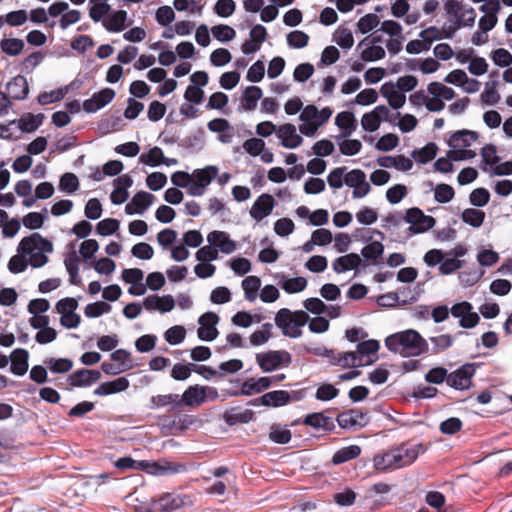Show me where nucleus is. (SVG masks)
I'll use <instances>...</instances> for the list:
<instances>
[{"label":"nucleus","mask_w":512,"mask_h":512,"mask_svg":"<svg viewBox=\"0 0 512 512\" xmlns=\"http://www.w3.org/2000/svg\"><path fill=\"white\" fill-rule=\"evenodd\" d=\"M424 449L422 444H402L383 454L374 457L373 463L377 470H395L411 465Z\"/></svg>","instance_id":"nucleus-1"},{"label":"nucleus","mask_w":512,"mask_h":512,"mask_svg":"<svg viewBox=\"0 0 512 512\" xmlns=\"http://www.w3.org/2000/svg\"><path fill=\"white\" fill-rule=\"evenodd\" d=\"M388 350L404 357L419 356L429 351L427 341L413 329L390 335L385 340Z\"/></svg>","instance_id":"nucleus-2"},{"label":"nucleus","mask_w":512,"mask_h":512,"mask_svg":"<svg viewBox=\"0 0 512 512\" xmlns=\"http://www.w3.org/2000/svg\"><path fill=\"white\" fill-rule=\"evenodd\" d=\"M17 252L29 257V265L40 268L48 262L46 254L53 252V244L39 233H33L20 241Z\"/></svg>","instance_id":"nucleus-3"},{"label":"nucleus","mask_w":512,"mask_h":512,"mask_svg":"<svg viewBox=\"0 0 512 512\" xmlns=\"http://www.w3.org/2000/svg\"><path fill=\"white\" fill-rule=\"evenodd\" d=\"M274 321L284 336L299 338L302 335V327L309 321V315L303 310L291 311L288 308H281L276 313Z\"/></svg>","instance_id":"nucleus-4"},{"label":"nucleus","mask_w":512,"mask_h":512,"mask_svg":"<svg viewBox=\"0 0 512 512\" xmlns=\"http://www.w3.org/2000/svg\"><path fill=\"white\" fill-rule=\"evenodd\" d=\"M218 167L209 165L202 169H195L192 172V183L188 189L191 196H202L206 188L217 177Z\"/></svg>","instance_id":"nucleus-5"},{"label":"nucleus","mask_w":512,"mask_h":512,"mask_svg":"<svg viewBox=\"0 0 512 512\" xmlns=\"http://www.w3.org/2000/svg\"><path fill=\"white\" fill-rule=\"evenodd\" d=\"M256 361L264 372H271L291 363V355L285 350L268 351L256 354Z\"/></svg>","instance_id":"nucleus-6"},{"label":"nucleus","mask_w":512,"mask_h":512,"mask_svg":"<svg viewBox=\"0 0 512 512\" xmlns=\"http://www.w3.org/2000/svg\"><path fill=\"white\" fill-rule=\"evenodd\" d=\"M404 221L409 223L408 231L411 234H420L431 229L436 221L432 216L425 215L423 211L417 207L406 210Z\"/></svg>","instance_id":"nucleus-7"},{"label":"nucleus","mask_w":512,"mask_h":512,"mask_svg":"<svg viewBox=\"0 0 512 512\" xmlns=\"http://www.w3.org/2000/svg\"><path fill=\"white\" fill-rule=\"evenodd\" d=\"M192 504L188 495L165 493L154 501L153 507L158 512H173Z\"/></svg>","instance_id":"nucleus-8"},{"label":"nucleus","mask_w":512,"mask_h":512,"mask_svg":"<svg viewBox=\"0 0 512 512\" xmlns=\"http://www.w3.org/2000/svg\"><path fill=\"white\" fill-rule=\"evenodd\" d=\"M475 372L476 365L474 363L464 364L457 370L448 374L447 384L457 390L468 389Z\"/></svg>","instance_id":"nucleus-9"},{"label":"nucleus","mask_w":512,"mask_h":512,"mask_svg":"<svg viewBox=\"0 0 512 512\" xmlns=\"http://www.w3.org/2000/svg\"><path fill=\"white\" fill-rule=\"evenodd\" d=\"M344 183L353 188L352 196L355 199L363 198L369 194L371 187L366 180V174L360 169H353L346 173Z\"/></svg>","instance_id":"nucleus-10"},{"label":"nucleus","mask_w":512,"mask_h":512,"mask_svg":"<svg viewBox=\"0 0 512 512\" xmlns=\"http://www.w3.org/2000/svg\"><path fill=\"white\" fill-rule=\"evenodd\" d=\"M450 312L453 317L459 319V325L464 329H471L480 321L479 315L473 311L472 305L466 301L453 305Z\"/></svg>","instance_id":"nucleus-11"},{"label":"nucleus","mask_w":512,"mask_h":512,"mask_svg":"<svg viewBox=\"0 0 512 512\" xmlns=\"http://www.w3.org/2000/svg\"><path fill=\"white\" fill-rule=\"evenodd\" d=\"M444 10L447 21L444 23L446 37L451 38L453 34L460 29V14L463 10V3L458 0H447L444 3Z\"/></svg>","instance_id":"nucleus-12"},{"label":"nucleus","mask_w":512,"mask_h":512,"mask_svg":"<svg viewBox=\"0 0 512 512\" xmlns=\"http://www.w3.org/2000/svg\"><path fill=\"white\" fill-rule=\"evenodd\" d=\"M479 10L484 13V15L479 19V29L483 33H487L488 31L492 30L497 22V14L501 10V3L499 0H494L490 3H483Z\"/></svg>","instance_id":"nucleus-13"},{"label":"nucleus","mask_w":512,"mask_h":512,"mask_svg":"<svg viewBox=\"0 0 512 512\" xmlns=\"http://www.w3.org/2000/svg\"><path fill=\"white\" fill-rule=\"evenodd\" d=\"M337 422L340 427L345 429L362 428L368 424L369 417L361 410L351 409L340 413Z\"/></svg>","instance_id":"nucleus-14"},{"label":"nucleus","mask_w":512,"mask_h":512,"mask_svg":"<svg viewBox=\"0 0 512 512\" xmlns=\"http://www.w3.org/2000/svg\"><path fill=\"white\" fill-rule=\"evenodd\" d=\"M275 206V201L272 195L263 193L253 203L250 209V216L257 222L262 221L269 216Z\"/></svg>","instance_id":"nucleus-15"},{"label":"nucleus","mask_w":512,"mask_h":512,"mask_svg":"<svg viewBox=\"0 0 512 512\" xmlns=\"http://www.w3.org/2000/svg\"><path fill=\"white\" fill-rule=\"evenodd\" d=\"M115 97V91L111 88H104L97 93H94L90 99L83 103V109L88 113H94L107 104H109Z\"/></svg>","instance_id":"nucleus-16"},{"label":"nucleus","mask_w":512,"mask_h":512,"mask_svg":"<svg viewBox=\"0 0 512 512\" xmlns=\"http://www.w3.org/2000/svg\"><path fill=\"white\" fill-rule=\"evenodd\" d=\"M276 135L281 140V145L288 149H295L303 142V138L297 134L296 127L290 123L279 126Z\"/></svg>","instance_id":"nucleus-17"},{"label":"nucleus","mask_w":512,"mask_h":512,"mask_svg":"<svg viewBox=\"0 0 512 512\" xmlns=\"http://www.w3.org/2000/svg\"><path fill=\"white\" fill-rule=\"evenodd\" d=\"M207 241L209 244L213 245L218 252L221 251L224 254H231L237 248L235 241L230 239L229 234L224 231H211L207 235Z\"/></svg>","instance_id":"nucleus-18"},{"label":"nucleus","mask_w":512,"mask_h":512,"mask_svg":"<svg viewBox=\"0 0 512 512\" xmlns=\"http://www.w3.org/2000/svg\"><path fill=\"white\" fill-rule=\"evenodd\" d=\"M380 348V344L377 340L362 341L357 344V358L362 362V366L370 365L377 361V352Z\"/></svg>","instance_id":"nucleus-19"},{"label":"nucleus","mask_w":512,"mask_h":512,"mask_svg":"<svg viewBox=\"0 0 512 512\" xmlns=\"http://www.w3.org/2000/svg\"><path fill=\"white\" fill-rule=\"evenodd\" d=\"M143 306L150 312L159 311L161 313H166L173 310L175 307V300L172 295H150L144 299Z\"/></svg>","instance_id":"nucleus-20"},{"label":"nucleus","mask_w":512,"mask_h":512,"mask_svg":"<svg viewBox=\"0 0 512 512\" xmlns=\"http://www.w3.org/2000/svg\"><path fill=\"white\" fill-rule=\"evenodd\" d=\"M331 115L332 110L329 107L318 110L315 105H307L302 110L299 119L303 122L316 123L322 126L330 119Z\"/></svg>","instance_id":"nucleus-21"},{"label":"nucleus","mask_w":512,"mask_h":512,"mask_svg":"<svg viewBox=\"0 0 512 512\" xmlns=\"http://www.w3.org/2000/svg\"><path fill=\"white\" fill-rule=\"evenodd\" d=\"M291 400L292 397L289 392L285 390H275L267 392L258 399H255L253 405L260 403L264 406L280 407L290 403Z\"/></svg>","instance_id":"nucleus-22"},{"label":"nucleus","mask_w":512,"mask_h":512,"mask_svg":"<svg viewBox=\"0 0 512 512\" xmlns=\"http://www.w3.org/2000/svg\"><path fill=\"white\" fill-rule=\"evenodd\" d=\"M318 355H324L331 359V361L343 368H357L362 367V362L358 360L356 352L350 351L343 354H339L336 358L333 350L324 349L323 353L316 352Z\"/></svg>","instance_id":"nucleus-23"},{"label":"nucleus","mask_w":512,"mask_h":512,"mask_svg":"<svg viewBox=\"0 0 512 512\" xmlns=\"http://www.w3.org/2000/svg\"><path fill=\"white\" fill-rule=\"evenodd\" d=\"M10 370L14 375L23 376L28 371L29 353L26 349L17 348L10 355Z\"/></svg>","instance_id":"nucleus-24"},{"label":"nucleus","mask_w":512,"mask_h":512,"mask_svg":"<svg viewBox=\"0 0 512 512\" xmlns=\"http://www.w3.org/2000/svg\"><path fill=\"white\" fill-rule=\"evenodd\" d=\"M8 95L15 100H23L29 93V86L26 77L17 75L7 83Z\"/></svg>","instance_id":"nucleus-25"},{"label":"nucleus","mask_w":512,"mask_h":512,"mask_svg":"<svg viewBox=\"0 0 512 512\" xmlns=\"http://www.w3.org/2000/svg\"><path fill=\"white\" fill-rule=\"evenodd\" d=\"M477 139V132L464 129L453 133L448 141V145L451 148H467Z\"/></svg>","instance_id":"nucleus-26"},{"label":"nucleus","mask_w":512,"mask_h":512,"mask_svg":"<svg viewBox=\"0 0 512 512\" xmlns=\"http://www.w3.org/2000/svg\"><path fill=\"white\" fill-rule=\"evenodd\" d=\"M361 263L362 259L358 254L350 253L336 258L332 263V268L336 273L340 274L357 268Z\"/></svg>","instance_id":"nucleus-27"},{"label":"nucleus","mask_w":512,"mask_h":512,"mask_svg":"<svg viewBox=\"0 0 512 512\" xmlns=\"http://www.w3.org/2000/svg\"><path fill=\"white\" fill-rule=\"evenodd\" d=\"M129 387V381L126 377H120L110 382L100 384L94 394L98 396H107L110 394L125 391Z\"/></svg>","instance_id":"nucleus-28"},{"label":"nucleus","mask_w":512,"mask_h":512,"mask_svg":"<svg viewBox=\"0 0 512 512\" xmlns=\"http://www.w3.org/2000/svg\"><path fill=\"white\" fill-rule=\"evenodd\" d=\"M262 89L258 86L247 87L241 97V107L245 111H254L258 101L262 98Z\"/></svg>","instance_id":"nucleus-29"},{"label":"nucleus","mask_w":512,"mask_h":512,"mask_svg":"<svg viewBox=\"0 0 512 512\" xmlns=\"http://www.w3.org/2000/svg\"><path fill=\"white\" fill-rule=\"evenodd\" d=\"M272 384V378L270 377H260L258 379H248L246 380L240 389V393L242 395H252L253 393H261L262 391L269 388Z\"/></svg>","instance_id":"nucleus-30"},{"label":"nucleus","mask_w":512,"mask_h":512,"mask_svg":"<svg viewBox=\"0 0 512 512\" xmlns=\"http://www.w3.org/2000/svg\"><path fill=\"white\" fill-rule=\"evenodd\" d=\"M185 467L182 464H176L171 462H147V468L145 469L148 473L163 476L168 474H175L183 471Z\"/></svg>","instance_id":"nucleus-31"},{"label":"nucleus","mask_w":512,"mask_h":512,"mask_svg":"<svg viewBox=\"0 0 512 512\" xmlns=\"http://www.w3.org/2000/svg\"><path fill=\"white\" fill-rule=\"evenodd\" d=\"M126 20L127 12L125 10H117L108 15L102 24L109 32H121L125 28Z\"/></svg>","instance_id":"nucleus-32"},{"label":"nucleus","mask_w":512,"mask_h":512,"mask_svg":"<svg viewBox=\"0 0 512 512\" xmlns=\"http://www.w3.org/2000/svg\"><path fill=\"white\" fill-rule=\"evenodd\" d=\"M381 93L387 98L389 105L394 109H399L405 104V95L401 91L396 90L391 83H385L381 87Z\"/></svg>","instance_id":"nucleus-33"},{"label":"nucleus","mask_w":512,"mask_h":512,"mask_svg":"<svg viewBox=\"0 0 512 512\" xmlns=\"http://www.w3.org/2000/svg\"><path fill=\"white\" fill-rule=\"evenodd\" d=\"M241 286L244 291L245 299L249 302H254L258 297L261 279L254 275L247 276L242 280Z\"/></svg>","instance_id":"nucleus-34"},{"label":"nucleus","mask_w":512,"mask_h":512,"mask_svg":"<svg viewBox=\"0 0 512 512\" xmlns=\"http://www.w3.org/2000/svg\"><path fill=\"white\" fill-rule=\"evenodd\" d=\"M182 402L189 407H197L204 403L203 386L188 387L182 395Z\"/></svg>","instance_id":"nucleus-35"},{"label":"nucleus","mask_w":512,"mask_h":512,"mask_svg":"<svg viewBox=\"0 0 512 512\" xmlns=\"http://www.w3.org/2000/svg\"><path fill=\"white\" fill-rule=\"evenodd\" d=\"M278 284L288 294L299 293L307 287V280L304 277L287 278L282 276Z\"/></svg>","instance_id":"nucleus-36"},{"label":"nucleus","mask_w":512,"mask_h":512,"mask_svg":"<svg viewBox=\"0 0 512 512\" xmlns=\"http://www.w3.org/2000/svg\"><path fill=\"white\" fill-rule=\"evenodd\" d=\"M335 124L344 130L342 137H349L356 128V119L352 112L344 111L336 116Z\"/></svg>","instance_id":"nucleus-37"},{"label":"nucleus","mask_w":512,"mask_h":512,"mask_svg":"<svg viewBox=\"0 0 512 512\" xmlns=\"http://www.w3.org/2000/svg\"><path fill=\"white\" fill-rule=\"evenodd\" d=\"M253 416H254V413L251 410L246 409L244 411H239L236 408H232L230 410H227L224 413L223 417H224L225 422L228 425L232 426L237 423H248L253 419Z\"/></svg>","instance_id":"nucleus-38"},{"label":"nucleus","mask_w":512,"mask_h":512,"mask_svg":"<svg viewBox=\"0 0 512 512\" xmlns=\"http://www.w3.org/2000/svg\"><path fill=\"white\" fill-rule=\"evenodd\" d=\"M44 120V115L42 113L32 114L27 113L24 114L18 121V127L27 133L34 132L38 129V127L42 124Z\"/></svg>","instance_id":"nucleus-39"},{"label":"nucleus","mask_w":512,"mask_h":512,"mask_svg":"<svg viewBox=\"0 0 512 512\" xmlns=\"http://www.w3.org/2000/svg\"><path fill=\"white\" fill-rule=\"evenodd\" d=\"M360 453L361 448L358 445L343 447L334 453L332 462L335 465H339L349 460L355 459L360 455Z\"/></svg>","instance_id":"nucleus-40"},{"label":"nucleus","mask_w":512,"mask_h":512,"mask_svg":"<svg viewBox=\"0 0 512 512\" xmlns=\"http://www.w3.org/2000/svg\"><path fill=\"white\" fill-rule=\"evenodd\" d=\"M360 51V57L365 62H373L385 57V50L380 45H373L369 42Z\"/></svg>","instance_id":"nucleus-41"},{"label":"nucleus","mask_w":512,"mask_h":512,"mask_svg":"<svg viewBox=\"0 0 512 512\" xmlns=\"http://www.w3.org/2000/svg\"><path fill=\"white\" fill-rule=\"evenodd\" d=\"M461 220L473 228H479L485 220V212L475 208H467L462 211Z\"/></svg>","instance_id":"nucleus-42"},{"label":"nucleus","mask_w":512,"mask_h":512,"mask_svg":"<svg viewBox=\"0 0 512 512\" xmlns=\"http://www.w3.org/2000/svg\"><path fill=\"white\" fill-rule=\"evenodd\" d=\"M24 41L18 38H3L0 41V48L8 56H17L24 49Z\"/></svg>","instance_id":"nucleus-43"},{"label":"nucleus","mask_w":512,"mask_h":512,"mask_svg":"<svg viewBox=\"0 0 512 512\" xmlns=\"http://www.w3.org/2000/svg\"><path fill=\"white\" fill-rule=\"evenodd\" d=\"M437 150V145L433 142H429L423 148L414 150L412 156L417 162L425 164L435 158Z\"/></svg>","instance_id":"nucleus-44"},{"label":"nucleus","mask_w":512,"mask_h":512,"mask_svg":"<svg viewBox=\"0 0 512 512\" xmlns=\"http://www.w3.org/2000/svg\"><path fill=\"white\" fill-rule=\"evenodd\" d=\"M90 5L89 16L95 22L100 21L111 9L107 0H90Z\"/></svg>","instance_id":"nucleus-45"},{"label":"nucleus","mask_w":512,"mask_h":512,"mask_svg":"<svg viewBox=\"0 0 512 512\" xmlns=\"http://www.w3.org/2000/svg\"><path fill=\"white\" fill-rule=\"evenodd\" d=\"M44 364L53 373H66L73 367V362L68 358H46Z\"/></svg>","instance_id":"nucleus-46"},{"label":"nucleus","mask_w":512,"mask_h":512,"mask_svg":"<svg viewBox=\"0 0 512 512\" xmlns=\"http://www.w3.org/2000/svg\"><path fill=\"white\" fill-rule=\"evenodd\" d=\"M303 423L313 428L330 429L333 426L331 418L323 413H313L305 417Z\"/></svg>","instance_id":"nucleus-47"},{"label":"nucleus","mask_w":512,"mask_h":512,"mask_svg":"<svg viewBox=\"0 0 512 512\" xmlns=\"http://www.w3.org/2000/svg\"><path fill=\"white\" fill-rule=\"evenodd\" d=\"M273 325L271 323H264L261 329L254 331L250 335V343L253 346H260L265 344L271 338V331Z\"/></svg>","instance_id":"nucleus-48"},{"label":"nucleus","mask_w":512,"mask_h":512,"mask_svg":"<svg viewBox=\"0 0 512 512\" xmlns=\"http://www.w3.org/2000/svg\"><path fill=\"white\" fill-rule=\"evenodd\" d=\"M428 92L435 96L439 97L442 101L451 100L455 97V92L452 88L445 86L440 82H432L428 85Z\"/></svg>","instance_id":"nucleus-49"},{"label":"nucleus","mask_w":512,"mask_h":512,"mask_svg":"<svg viewBox=\"0 0 512 512\" xmlns=\"http://www.w3.org/2000/svg\"><path fill=\"white\" fill-rule=\"evenodd\" d=\"M333 40L342 49H350L354 44V37L351 30L345 27H339L335 31Z\"/></svg>","instance_id":"nucleus-50"},{"label":"nucleus","mask_w":512,"mask_h":512,"mask_svg":"<svg viewBox=\"0 0 512 512\" xmlns=\"http://www.w3.org/2000/svg\"><path fill=\"white\" fill-rule=\"evenodd\" d=\"M139 159L146 165L158 166L162 164L165 156L163 154V150L160 147L155 146L151 148L148 153L142 154Z\"/></svg>","instance_id":"nucleus-51"},{"label":"nucleus","mask_w":512,"mask_h":512,"mask_svg":"<svg viewBox=\"0 0 512 512\" xmlns=\"http://www.w3.org/2000/svg\"><path fill=\"white\" fill-rule=\"evenodd\" d=\"M79 188V180L73 173H65L61 176L59 181V189L68 194H72Z\"/></svg>","instance_id":"nucleus-52"},{"label":"nucleus","mask_w":512,"mask_h":512,"mask_svg":"<svg viewBox=\"0 0 512 512\" xmlns=\"http://www.w3.org/2000/svg\"><path fill=\"white\" fill-rule=\"evenodd\" d=\"M419 36L421 39L425 41V43H427V45H429V47L434 41L440 40L442 38H447L446 32L444 31V25L442 26L441 29L435 26L428 27L422 30Z\"/></svg>","instance_id":"nucleus-53"},{"label":"nucleus","mask_w":512,"mask_h":512,"mask_svg":"<svg viewBox=\"0 0 512 512\" xmlns=\"http://www.w3.org/2000/svg\"><path fill=\"white\" fill-rule=\"evenodd\" d=\"M111 305L103 301L90 303L85 307L84 313L88 318H96L111 311Z\"/></svg>","instance_id":"nucleus-54"},{"label":"nucleus","mask_w":512,"mask_h":512,"mask_svg":"<svg viewBox=\"0 0 512 512\" xmlns=\"http://www.w3.org/2000/svg\"><path fill=\"white\" fill-rule=\"evenodd\" d=\"M213 36L220 42H228L235 38L236 32L235 30L224 24H219L211 29Z\"/></svg>","instance_id":"nucleus-55"},{"label":"nucleus","mask_w":512,"mask_h":512,"mask_svg":"<svg viewBox=\"0 0 512 512\" xmlns=\"http://www.w3.org/2000/svg\"><path fill=\"white\" fill-rule=\"evenodd\" d=\"M259 323L261 321L260 316L253 317L249 312L239 311L234 314L231 318V322L239 327L248 328L253 322Z\"/></svg>","instance_id":"nucleus-56"},{"label":"nucleus","mask_w":512,"mask_h":512,"mask_svg":"<svg viewBox=\"0 0 512 512\" xmlns=\"http://www.w3.org/2000/svg\"><path fill=\"white\" fill-rule=\"evenodd\" d=\"M115 467L120 470H145L147 468L146 461H136L131 457L119 458L115 463Z\"/></svg>","instance_id":"nucleus-57"},{"label":"nucleus","mask_w":512,"mask_h":512,"mask_svg":"<svg viewBox=\"0 0 512 512\" xmlns=\"http://www.w3.org/2000/svg\"><path fill=\"white\" fill-rule=\"evenodd\" d=\"M309 36L303 31L295 30L287 35V43L293 48H304L308 45Z\"/></svg>","instance_id":"nucleus-58"},{"label":"nucleus","mask_w":512,"mask_h":512,"mask_svg":"<svg viewBox=\"0 0 512 512\" xmlns=\"http://www.w3.org/2000/svg\"><path fill=\"white\" fill-rule=\"evenodd\" d=\"M185 336V328L179 325L169 328L164 334L165 340L171 345L180 344L185 339Z\"/></svg>","instance_id":"nucleus-59"},{"label":"nucleus","mask_w":512,"mask_h":512,"mask_svg":"<svg viewBox=\"0 0 512 512\" xmlns=\"http://www.w3.org/2000/svg\"><path fill=\"white\" fill-rule=\"evenodd\" d=\"M383 252L384 246L379 241H374L364 246L361 250L362 256L367 260H376L383 254Z\"/></svg>","instance_id":"nucleus-60"},{"label":"nucleus","mask_w":512,"mask_h":512,"mask_svg":"<svg viewBox=\"0 0 512 512\" xmlns=\"http://www.w3.org/2000/svg\"><path fill=\"white\" fill-rule=\"evenodd\" d=\"M379 22L376 14L369 13L359 19L357 27L362 34H366L377 27Z\"/></svg>","instance_id":"nucleus-61"},{"label":"nucleus","mask_w":512,"mask_h":512,"mask_svg":"<svg viewBox=\"0 0 512 512\" xmlns=\"http://www.w3.org/2000/svg\"><path fill=\"white\" fill-rule=\"evenodd\" d=\"M490 193L485 188H476L469 195V201L473 206L483 207L488 204Z\"/></svg>","instance_id":"nucleus-62"},{"label":"nucleus","mask_w":512,"mask_h":512,"mask_svg":"<svg viewBox=\"0 0 512 512\" xmlns=\"http://www.w3.org/2000/svg\"><path fill=\"white\" fill-rule=\"evenodd\" d=\"M218 256V250L211 244L201 247L195 254V257L199 262L206 263L217 260Z\"/></svg>","instance_id":"nucleus-63"},{"label":"nucleus","mask_w":512,"mask_h":512,"mask_svg":"<svg viewBox=\"0 0 512 512\" xmlns=\"http://www.w3.org/2000/svg\"><path fill=\"white\" fill-rule=\"evenodd\" d=\"M119 221L113 218H106L101 220L97 226V233L102 236H108L115 233L119 228Z\"/></svg>","instance_id":"nucleus-64"}]
</instances>
